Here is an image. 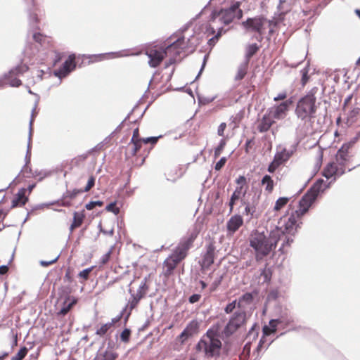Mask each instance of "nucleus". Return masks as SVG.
Instances as JSON below:
<instances>
[{
	"label": "nucleus",
	"instance_id": "1",
	"mask_svg": "<svg viewBox=\"0 0 360 360\" xmlns=\"http://www.w3.org/2000/svg\"><path fill=\"white\" fill-rule=\"evenodd\" d=\"M280 234L281 232L278 229H273L269 233L258 230L252 232L249 238L250 246L255 251L257 259L267 256L276 248Z\"/></svg>",
	"mask_w": 360,
	"mask_h": 360
},
{
	"label": "nucleus",
	"instance_id": "2",
	"mask_svg": "<svg viewBox=\"0 0 360 360\" xmlns=\"http://www.w3.org/2000/svg\"><path fill=\"white\" fill-rule=\"evenodd\" d=\"M221 348L217 328H209L195 345L198 352H203L204 356L211 359L218 356Z\"/></svg>",
	"mask_w": 360,
	"mask_h": 360
},
{
	"label": "nucleus",
	"instance_id": "3",
	"mask_svg": "<svg viewBox=\"0 0 360 360\" xmlns=\"http://www.w3.org/2000/svg\"><path fill=\"white\" fill-rule=\"evenodd\" d=\"M317 91L318 88L314 87L297 101L295 113L299 120L305 122L316 117Z\"/></svg>",
	"mask_w": 360,
	"mask_h": 360
},
{
	"label": "nucleus",
	"instance_id": "4",
	"mask_svg": "<svg viewBox=\"0 0 360 360\" xmlns=\"http://www.w3.org/2000/svg\"><path fill=\"white\" fill-rule=\"evenodd\" d=\"M184 37L178 38L176 41L167 45L161 50H157L155 49H150L146 51V55L148 57V64L151 68L158 67L164 59L165 56L167 54L174 52L173 54L177 56L180 51L179 49H185L186 47L182 46V44L184 42Z\"/></svg>",
	"mask_w": 360,
	"mask_h": 360
},
{
	"label": "nucleus",
	"instance_id": "5",
	"mask_svg": "<svg viewBox=\"0 0 360 360\" xmlns=\"http://www.w3.org/2000/svg\"><path fill=\"white\" fill-rule=\"evenodd\" d=\"M240 3L236 1L227 8H221L219 11H212L210 21L212 23L220 22V25H228L231 23L234 19H240L243 17V12L240 8Z\"/></svg>",
	"mask_w": 360,
	"mask_h": 360
},
{
	"label": "nucleus",
	"instance_id": "6",
	"mask_svg": "<svg viewBox=\"0 0 360 360\" xmlns=\"http://www.w3.org/2000/svg\"><path fill=\"white\" fill-rule=\"evenodd\" d=\"M248 321V315L245 311H236L229 318L224 326L221 335L225 338H229L239 328L243 327Z\"/></svg>",
	"mask_w": 360,
	"mask_h": 360
},
{
	"label": "nucleus",
	"instance_id": "7",
	"mask_svg": "<svg viewBox=\"0 0 360 360\" xmlns=\"http://www.w3.org/2000/svg\"><path fill=\"white\" fill-rule=\"evenodd\" d=\"M28 69L26 64L21 63L4 73L0 77V89H3L6 84L12 87L20 86L22 82L18 77L26 72Z\"/></svg>",
	"mask_w": 360,
	"mask_h": 360
},
{
	"label": "nucleus",
	"instance_id": "8",
	"mask_svg": "<svg viewBox=\"0 0 360 360\" xmlns=\"http://www.w3.org/2000/svg\"><path fill=\"white\" fill-rule=\"evenodd\" d=\"M266 19L262 15H257L253 18H248L241 22V26L246 32H255L257 35L255 39L261 42L264 39V25Z\"/></svg>",
	"mask_w": 360,
	"mask_h": 360
},
{
	"label": "nucleus",
	"instance_id": "9",
	"mask_svg": "<svg viewBox=\"0 0 360 360\" xmlns=\"http://www.w3.org/2000/svg\"><path fill=\"white\" fill-rule=\"evenodd\" d=\"M196 237L197 233L194 232L183 237L173 252L180 259H184L186 257L188 251L191 248Z\"/></svg>",
	"mask_w": 360,
	"mask_h": 360
},
{
	"label": "nucleus",
	"instance_id": "10",
	"mask_svg": "<svg viewBox=\"0 0 360 360\" xmlns=\"http://www.w3.org/2000/svg\"><path fill=\"white\" fill-rule=\"evenodd\" d=\"M292 104V99H287L278 105H274L269 109V113L274 119L283 120L285 117L290 106Z\"/></svg>",
	"mask_w": 360,
	"mask_h": 360
},
{
	"label": "nucleus",
	"instance_id": "11",
	"mask_svg": "<svg viewBox=\"0 0 360 360\" xmlns=\"http://www.w3.org/2000/svg\"><path fill=\"white\" fill-rule=\"evenodd\" d=\"M316 200L315 195H311L308 191L302 197L300 200L299 201V208L295 210V214L297 217H302L305 213H307L311 207V205L314 203V202Z\"/></svg>",
	"mask_w": 360,
	"mask_h": 360
},
{
	"label": "nucleus",
	"instance_id": "12",
	"mask_svg": "<svg viewBox=\"0 0 360 360\" xmlns=\"http://www.w3.org/2000/svg\"><path fill=\"white\" fill-rule=\"evenodd\" d=\"M75 60V55L70 54L68 56V58L63 63L61 67L54 71V75L60 79L68 76L76 68Z\"/></svg>",
	"mask_w": 360,
	"mask_h": 360
},
{
	"label": "nucleus",
	"instance_id": "13",
	"mask_svg": "<svg viewBox=\"0 0 360 360\" xmlns=\"http://www.w3.org/2000/svg\"><path fill=\"white\" fill-rule=\"evenodd\" d=\"M214 252L215 246L213 243H210L206 245V252L202 257L201 263L202 268L208 269L214 263Z\"/></svg>",
	"mask_w": 360,
	"mask_h": 360
},
{
	"label": "nucleus",
	"instance_id": "14",
	"mask_svg": "<svg viewBox=\"0 0 360 360\" xmlns=\"http://www.w3.org/2000/svg\"><path fill=\"white\" fill-rule=\"evenodd\" d=\"M345 169L340 168L335 162H330L323 169V176L328 179L333 176H340L345 174Z\"/></svg>",
	"mask_w": 360,
	"mask_h": 360
},
{
	"label": "nucleus",
	"instance_id": "15",
	"mask_svg": "<svg viewBox=\"0 0 360 360\" xmlns=\"http://www.w3.org/2000/svg\"><path fill=\"white\" fill-rule=\"evenodd\" d=\"M350 143H345L342 146V147L338 150L335 160L336 163L340 168H343L345 165L346 162L348 160V153L349 149Z\"/></svg>",
	"mask_w": 360,
	"mask_h": 360
},
{
	"label": "nucleus",
	"instance_id": "16",
	"mask_svg": "<svg viewBox=\"0 0 360 360\" xmlns=\"http://www.w3.org/2000/svg\"><path fill=\"white\" fill-rule=\"evenodd\" d=\"M181 260L182 259L177 257L174 252L169 256L163 262L164 266L167 268L164 273L165 275L169 276L172 274L174 269Z\"/></svg>",
	"mask_w": 360,
	"mask_h": 360
},
{
	"label": "nucleus",
	"instance_id": "17",
	"mask_svg": "<svg viewBox=\"0 0 360 360\" xmlns=\"http://www.w3.org/2000/svg\"><path fill=\"white\" fill-rule=\"evenodd\" d=\"M37 103L38 102L36 101L34 106L32 110L31 119L30 121V129H29V136H28V141H27V152H26V155H25V166L28 165V164L30 162V160H31V141H32V126L34 117L35 116V114L37 113L36 109H37Z\"/></svg>",
	"mask_w": 360,
	"mask_h": 360
},
{
	"label": "nucleus",
	"instance_id": "18",
	"mask_svg": "<svg viewBox=\"0 0 360 360\" xmlns=\"http://www.w3.org/2000/svg\"><path fill=\"white\" fill-rule=\"evenodd\" d=\"M243 217L239 214L233 215L226 223L227 231L230 233H235L243 225Z\"/></svg>",
	"mask_w": 360,
	"mask_h": 360
},
{
	"label": "nucleus",
	"instance_id": "19",
	"mask_svg": "<svg viewBox=\"0 0 360 360\" xmlns=\"http://www.w3.org/2000/svg\"><path fill=\"white\" fill-rule=\"evenodd\" d=\"M281 227L283 228V231H284V233L295 236L297 228L300 227L299 224H297L295 214H291L288 217V221L285 222L283 226Z\"/></svg>",
	"mask_w": 360,
	"mask_h": 360
},
{
	"label": "nucleus",
	"instance_id": "20",
	"mask_svg": "<svg viewBox=\"0 0 360 360\" xmlns=\"http://www.w3.org/2000/svg\"><path fill=\"white\" fill-rule=\"evenodd\" d=\"M112 55L115 57H124V56H132L134 55V53L131 54H124L123 51H117V52H110L107 53H100V54H94V55H87L84 56L86 58L90 59L89 63H94L98 61H101L107 58V56Z\"/></svg>",
	"mask_w": 360,
	"mask_h": 360
},
{
	"label": "nucleus",
	"instance_id": "21",
	"mask_svg": "<svg viewBox=\"0 0 360 360\" xmlns=\"http://www.w3.org/2000/svg\"><path fill=\"white\" fill-rule=\"evenodd\" d=\"M296 150V146L292 145L290 149L283 148L281 151L277 152L274 158L276 159V162H278V164L282 165L292 155L294 152Z\"/></svg>",
	"mask_w": 360,
	"mask_h": 360
},
{
	"label": "nucleus",
	"instance_id": "22",
	"mask_svg": "<svg viewBox=\"0 0 360 360\" xmlns=\"http://www.w3.org/2000/svg\"><path fill=\"white\" fill-rule=\"evenodd\" d=\"M129 292L131 294V297L129 300L127 305L124 307L127 308V311H125V317H124V323H126L131 313V311L137 306L139 301L142 298L141 296L131 292V290H129Z\"/></svg>",
	"mask_w": 360,
	"mask_h": 360
},
{
	"label": "nucleus",
	"instance_id": "23",
	"mask_svg": "<svg viewBox=\"0 0 360 360\" xmlns=\"http://www.w3.org/2000/svg\"><path fill=\"white\" fill-rule=\"evenodd\" d=\"M247 193V187L243 188L242 186H237L236 189L234 190L233 193H232L229 202V213H231L233 210L234 205L236 204V202L238 201L241 195L243 197Z\"/></svg>",
	"mask_w": 360,
	"mask_h": 360
},
{
	"label": "nucleus",
	"instance_id": "24",
	"mask_svg": "<svg viewBox=\"0 0 360 360\" xmlns=\"http://www.w3.org/2000/svg\"><path fill=\"white\" fill-rule=\"evenodd\" d=\"M25 193L26 188H22L18 191L17 194L12 200V208L25 205V203L28 201V198L25 195Z\"/></svg>",
	"mask_w": 360,
	"mask_h": 360
},
{
	"label": "nucleus",
	"instance_id": "25",
	"mask_svg": "<svg viewBox=\"0 0 360 360\" xmlns=\"http://www.w3.org/2000/svg\"><path fill=\"white\" fill-rule=\"evenodd\" d=\"M274 229H278V231H281V234L279 236V241H282L281 245L278 248V251L281 252L282 253L285 252L284 248L286 246H290V244L293 242V238L291 235H288L287 233H284V231H283L282 227L276 226Z\"/></svg>",
	"mask_w": 360,
	"mask_h": 360
},
{
	"label": "nucleus",
	"instance_id": "26",
	"mask_svg": "<svg viewBox=\"0 0 360 360\" xmlns=\"http://www.w3.org/2000/svg\"><path fill=\"white\" fill-rule=\"evenodd\" d=\"M271 115L266 113L263 115L259 124H258V131L261 133L266 132L274 123Z\"/></svg>",
	"mask_w": 360,
	"mask_h": 360
},
{
	"label": "nucleus",
	"instance_id": "27",
	"mask_svg": "<svg viewBox=\"0 0 360 360\" xmlns=\"http://www.w3.org/2000/svg\"><path fill=\"white\" fill-rule=\"evenodd\" d=\"M254 300V296L252 292H245L242 295L238 301L237 308L244 309L247 305L250 304Z\"/></svg>",
	"mask_w": 360,
	"mask_h": 360
},
{
	"label": "nucleus",
	"instance_id": "28",
	"mask_svg": "<svg viewBox=\"0 0 360 360\" xmlns=\"http://www.w3.org/2000/svg\"><path fill=\"white\" fill-rule=\"evenodd\" d=\"M260 194L261 191L258 192V193H255L252 197V205H247V207H245L243 214L250 216L251 217H252L253 214L255 212V206L258 202Z\"/></svg>",
	"mask_w": 360,
	"mask_h": 360
},
{
	"label": "nucleus",
	"instance_id": "29",
	"mask_svg": "<svg viewBox=\"0 0 360 360\" xmlns=\"http://www.w3.org/2000/svg\"><path fill=\"white\" fill-rule=\"evenodd\" d=\"M77 299L68 296L63 302V305L58 312L60 315H65L70 309L76 304Z\"/></svg>",
	"mask_w": 360,
	"mask_h": 360
},
{
	"label": "nucleus",
	"instance_id": "30",
	"mask_svg": "<svg viewBox=\"0 0 360 360\" xmlns=\"http://www.w3.org/2000/svg\"><path fill=\"white\" fill-rule=\"evenodd\" d=\"M84 218V214L78 212H74L73 213V221L70 226V235L72 234L73 230L77 227H79L83 223Z\"/></svg>",
	"mask_w": 360,
	"mask_h": 360
},
{
	"label": "nucleus",
	"instance_id": "31",
	"mask_svg": "<svg viewBox=\"0 0 360 360\" xmlns=\"http://www.w3.org/2000/svg\"><path fill=\"white\" fill-rule=\"evenodd\" d=\"M324 180L322 179H319L307 191L311 195H315L316 198H317L319 193L323 191L324 190L322 188Z\"/></svg>",
	"mask_w": 360,
	"mask_h": 360
},
{
	"label": "nucleus",
	"instance_id": "32",
	"mask_svg": "<svg viewBox=\"0 0 360 360\" xmlns=\"http://www.w3.org/2000/svg\"><path fill=\"white\" fill-rule=\"evenodd\" d=\"M277 320L271 319L269 321V326H264L262 328L264 336H269L272 333H275L277 330Z\"/></svg>",
	"mask_w": 360,
	"mask_h": 360
},
{
	"label": "nucleus",
	"instance_id": "33",
	"mask_svg": "<svg viewBox=\"0 0 360 360\" xmlns=\"http://www.w3.org/2000/svg\"><path fill=\"white\" fill-rule=\"evenodd\" d=\"M261 184L262 186H265V191H267L269 193L272 192L274 184L270 175H264L262 179Z\"/></svg>",
	"mask_w": 360,
	"mask_h": 360
},
{
	"label": "nucleus",
	"instance_id": "34",
	"mask_svg": "<svg viewBox=\"0 0 360 360\" xmlns=\"http://www.w3.org/2000/svg\"><path fill=\"white\" fill-rule=\"evenodd\" d=\"M360 115V108H355L350 110L347 114V123L348 124H352L357 121V117Z\"/></svg>",
	"mask_w": 360,
	"mask_h": 360
},
{
	"label": "nucleus",
	"instance_id": "35",
	"mask_svg": "<svg viewBox=\"0 0 360 360\" xmlns=\"http://www.w3.org/2000/svg\"><path fill=\"white\" fill-rule=\"evenodd\" d=\"M39 18H38L37 13L34 12H30L29 14V24L30 27L32 30H38Z\"/></svg>",
	"mask_w": 360,
	"mask_h": 360
},
{
	"label": "nucleus",
	"instance_id": "36",
	"mask_svg": "<svg viewBox=\"0 0 360 360\" xmlns=\"http://www.w3.org/2000/svg\"><path fill=\"white\" fill-rule=\"evenodd\" d=\"M259 326L255 323L247 333L245 339L249 341L255 340L258 336Z\"/></svg>",
	"mask_w": 360,
	"mask_h": 360
},
{
	"label": "nucleus",
	"instance_id": "37",
	"mask_svg": "<svg viewBox=\"0 0 360 360\" xmlns=\"http://www.w3.org/2000/svg\"><path fill=\"white\" fill-rule=\"evenodd\" d=\"M199 328L198 322L195 320L191 321L184 328L188 334L192 337L194 334L197 333Z\"/></svg>",
	"mask_w": 360,
	"mask_h": 360
},
{
	"label": "nucleus",
	"instance_id": "38",
	"mask_svg": "<svg viewBox=\"0 0 360 360\" xmlns=\"http://www.w3.org/2000/svg\"><path fill=\"white\" fill-rule=\"evenodd\" d=\"M275 320H277L276 325L278 326L281 325L283 328L293 322L292 317L287 315H282L278 319H276Z\"/></svg>",
	"mask_w": 360,
	"mask_h": 360
},
{
	"label": "nucleus",
	"instance_id": "39",
	"mask_svg": "<svg viewBox=\"0 0 360 360\" xmlns=\"http://www.w3.org/2000/svg\"><path fill=\"white\" fill-rule=\"evenodd\" d=\"M259 49V46L254 43L249 44L246 48L245 58L249 60L251 58Z\"/></svg>",
	"mask_w": 360,
	"mask_h": 360
},
{
	"label": "nucleus",
	"instance_id": "40",
	"mask_svg": "<svg viewBox=\"0 0 360 360\" xmlns=\"http://www.w3.org/2000/svg\"><path fill=\"white\" fill-rule=\"evenodd\" d=\"M148 290V286L147 285V277H145L141 282L139 289L136 292V295L141 296V297H143L147 291Z\"/></svg>",
	"mask_w": 360,
	"mask_h": 360
},
{
	"label": "nucleus",
	"instance_id": "41",
	"mask_svg": "<svg viewBox=\"0 0 360 360\" xmlns=\"http://www.w3.org/2000/svg\"><path fill=\"white\" fill-rule=\"evenodd\" d=\"M117 357V354L112 352L106 350L102 354V356L98 360H115Z\"/></svg>",
	"mask_w": 360,
	"mask_h": 360
},
{
	"label": "nucleus",
	"instance_id": "42",
	"mask_svg": "<svg viewBox=\"0 0 360 360\" xmlns=\"http://www.w3.org/2000/svg\"><path fill=\"white\" fill-rule=\"evenodd\" d=\"M85 192L84 189H74L72 191H67L63 195V198H69L70 199H74L77 195Z\"/></svg>",
	"mask_w": 360,
	"mask_h": 360
},
{
	"label": "nucleus",
	"instance_id": "43",
	"mask_svg": "<svg viewBox=\"0 0 360 360\" xmlns=\"http://www.w3.org/2000/svg\"><path fill=\"white\" fill-rule=\"evenodd\" d=\"M111 323L108 322L101 326L99 328L96 330V334L99 336H103L107 333V332L112 328Z\"/></svg>",
	"mask_w": 360,
	"mask_h": 360
},
{
	"label": "nucleus",
	"instance_id": "44",
	"mask_svg": "<svg viewBox=\"0 0 360 360\" xmlns=\"http://www.w3.org/2000/svg\"><path fill=\"white\" fill-rule=\"evenodd\" d=\"M217 33L214 35L211 39H209L208 44L209 45H214L215 42L219 39L221 36L222 33L225 31L224 30L223 27H217Z\"/></svg>",
	"mask_w": 360,
	"mask_h": 360
},
{
	"label": "nucleus",
	"instance_id": "45",
	"mask_svg": "<svg viewBox=\"0 0 360 360\" xmlns=\"http://www.w3.org/2000/svg\"><path fill=\"white\" fill-rule=\"evenodd\" d=\"M226 146V140L222 139L220 140L218 146L214 148V158L219 157Z\"/></svg>",
	"mask_w": 360,
	"mask_h": 360
},
{
	"label": "nucleus",
	"instance_id": "46",
	"mask_svg": "<svg viewBox=\"0 0 360 360\" xmlns=\"http://www.w3.org/2000/svg\"><path fill=\"white\" fill-rule=\"evenodd\" d=\"M27 351L26 347H21L18 353L12 357L11 360H22L27 355Z\"/></svg>",
	"mask_w": 360,
	"mask_h": 360
},
{
	"label": "nucleus",
	"instance_id": "47",
	"mask_svg": "<svg viewBox=\"0 0 360 360\" xmlns=\"http://www.w3.org/2000/svg\"><path fill=\"white\" fill-rule=\"evenodd\" d=\"M288 200L289 199L286 197L279 198L275 203L274 210L276 211L280 210L283 207H284L287 204Z\"/></svg>",
	"mask_w": 360,
	"mask_h": 360
},
{
	"label": "nucleus",
	"instance_id": "48",
	"mask_svg": "<svg viewBox=\"0 0 360 360\" xmlns=\"http://www.w3.org/2000/svg\"><path fill=\"white\" fill-rule=\"evenodd\" d=\"M246 72H247L246 65H240L238 69L237 74L235 76V79L236 80L243 79L245 77Z\"/></svg>",
	"mask_w": 360,
	"mask_h": 360
},
{
	"label": "nucleus",
	"instance_id": "49",
	"mask_svg": "<svg viewBox=\"0 0 360 360\" xmlns=\"http://www.w3.org/2000/svg\"><path fill=\"white\" fill-rule=\"evenodd\" d=\"M238 301L237 300H234L232 302H229L224 307V312L227 314H231L233 310L237 307Z\"/></svg>",
	"mask_w": 360,
	"mask_h": 360
},
{
	"label": "nucleus",
	"instance_id": "50",
	"mask_svg": "<svg viewBox=\"0 0 360 360\" xmlns=\"http://www.w3.org/2000/svg\"><path fill=\"white\" fill-rule=\"evenodd\" d=\"M131 330L129 328H125L120 334L121 341L127 343L129 341L131 337Z\"/></svg>",
	"mask_w": 360,
	"mask_h": 360
},
{
	"label": "nucleus",
	"instance_id": "51",
	"mask_svg": "<svg viewBox=\"0 0 360 360\" xmlns=\"http://www.w3.org/2000/svg\"><path fill=\"white\" fill-rule=\"evenodd\" d=\"M116 201L111 202L105 207V210L108 212L114 213L115 214H118L120 213V208L116 207Z\"/></svg>",
	"mask_w": 360,
	"mask_h": 360
},
{
	"label": "nucleus",
	"instance_id": "52",
	"mask_svg": "<svg viewBox=\"0 0 360 360\" xmlns=\"http://www.w3.org/2000/svg\"><path fill=\"white\" fill-rule=\"evenodd\" d=\"M260 276L263 278L264 282H269L271 278V271L269 269H264Z\"/></svg>",
	"mask_w": 360,
	"mask_h": 360
},
{
	"label": "nucleus",
	"instance_id": "53",
	"mask_svg": "<svg viewBox=\"0 0 360 360\" xmlns=\"http://www.w3.org/2000/svg\"><path fill=\"white\" fill-rule=\"evenodd\" d=\"M222 280H223V275H220L218 277H217L214 280V281L212 282V283L211 285L210 290L211 291L216 290L217 288L221 285Z\"/></svg>",
	"mask_w": 360,
	"mask_h": 360
},
{
	"label": "nucleus",
	"instance_id": "54",
	"mask_svg": "<svg viewBox=\"0 0 360 360\" xmlns=\"http://www.w3.org/2000/svg\"><path fill=\"white\" fill-rule=\"evenodd\" d=\"M162 137V135H160L158 136H150L147 138L142 139V142L144 143H150L151 145H155L158 139Z\"/></svg>",
	"mask_w": 360,
	"mask_h": 360
},
{
	"label": "nucleus",
	"instance_id": "55",
	"mask_svg": "<svg viewBox=\"0 0 360 360\" xmlns=\"http://www.w3.org/2000/svg\"><path fill=\"white\" fill-rule=\"evenodd\" d=\"M214 24L215 23H212L210 21V24L206 25L205 33L208 36H210V35H214L215 34L216 30H217V27H214ZM216 27H218V26L217 25Z\"/></svg>",
	"mask_w": 360,
	"mask_h": 360
},
{
	"label": "nucleus",
	"instance_id": "56",
	"mask_svg": "<svg viewBox=\"0 0 360 360\" xmlns=\"http://www.w3.org/2000/svg\"><path fill=\"white\" fill-rule=\"evenodd\" d=\"M103 205V202L101 200L96 201H91L85 205V207L88 210H91L94 209L96 206H102Z\"/></svg>",
	"mask_w": 360,
	"mask_h": 360
},
{
	"label": "nucleus",
	"instance_id": "57",
	"mask_svg": "<svg viewBox=\"0 0 360 360\" xmlns=\"http://www.w3.org/2000/svg\"><path fill=\"white\" fill-rule=\"evenodd\" d=\"M127 311V308H124L122 309V311L120 312V314L119 315H117V316L112 318L111 319V321L108 322L109 323H111V326H113V325L116 323H117L120 319L121 318L124 316H125V311Z\"/></svg>",
	"mask_w": 360,
	"mask_h": 360
},
{
	"label": "nucleus",
	"instance_id": "58",
	"mask_svg": "<svg viewBox=\"0 0 360 360\" xmlns=\"http://www.w3.org/2000/svg\"><path fill=\"white\" fill-rule=\"evenodd\" d=\"M226 160L227 158L226 157L221 158V159L215 164L214 169L216 171L221 169V168L225 165Z\"/></svg>",
	"mask_w": 360,
	"mask_h": 360
},
{
	"label": "nucleus",
	"instance_id": "59",
	"mask_svg": "<svg viewBox=\"0 0 360 360\" xmlns=\"http://www.w3.org/2000/svg\"><path fill=\"white\" fill-rule=\"evenodd\" d=\"M93 267L86 268L79 273V276L84 280L88 279L89 274L92 271Z\"/></svg>",
	"mask_w": 360,
	"mask_h": 360
},
{
	"label": "nucleus",
	"instance_id": "60",
	"mask_svg": "<svg viewBox=\"0 0 360 360\" xmlns=\"http://www.w3.org/2000/svg\"><path fill=\"white\" fill-rule=\"evenodd\" d=\"M142 141H136L131 142L134 145L133 148L131 150V155H135L136 153L140 150L141 147Z\"/></svg>",
	"mask_w": 360,
	"mask_h": 360
},
{
	"label": "nucleus",
	"instance_id": "61",
	"mask_svg": "<svg viewBox=\"0 0 360 360\" xmlns=\"http://www.w3.org/2000/svg\"><path fill=\"white\" fill-rule=\"evenodd\" d=\"M95 185V177L94 176H91L88 180L87 184L84 188L85 192H88L91 188H93Z\"/></svg>",
	"mask_w": 360,
	"mask_h": 360
},
{
	"label": "nucleus",
	"instance_id": "62",
	"mask_svg": "<svg viewBox=\"0 0 360 360\" xmlns=\"http://www.w3.org/2000/svg\"><path fill=\"white\" fill-rule=\"evenodd\" d=\"M301 72H302V79H301L302 84V85H305L309 79L308 70L307 69V68H305L301 70Z\"/></svg>",
	"mask_w": 360,
	"mask_h": 360
},
{
	"label": "nucleus",
	"instance_id": "63",
	"mask_svg": "<svg viewBox=\"0 0 360 360\" xmlns=\"http://www.w3.org/2000/svg\"><path fill=\"white\" fill-rule=\"evenodd\" d=\"M279 165H281V164H278V162H276V159L274 158L273 162L269 165L267 170L269 172L273 173Z\"/></svg>",
	"mask_w": 360,
	"mask_h": 360
},
{
	"label": "nucleus",
	"instance_id": "64",
	"mask_svg": "<svg viewBox=\"0 0 360 360\" xmlns=\"http://www.w3.org/2000/svg\"><path fill=\"white\" fill-rule=\"evenodd\" d=\"M236 183L238 184V186H242L244 188V186L247 184V179L244 176H239L236 179Z\"/></svg>",
	"mask_w": 360,
	"mask_h": 360
}]
</instances>
